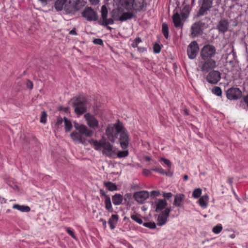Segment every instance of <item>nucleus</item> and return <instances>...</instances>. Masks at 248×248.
Masks as SVG:
<instances>
[{
	"mask_svg": "<svg viewBox=\"0 0 248 248\" xmlns=\"http://www.w3.org/2000/svg\"><path fill=\"white\" fill-rule=\"evenodd\" d=\"M89 142L97 151H100L103 149L102 153L106 156L113 157L116 155L117 148L113 147L104 138L101 139L99 141L92 139L89 141Z\"/></svg>",
	"mask_w": 248,
	"mask_h": 248,
	"instance_id": "obj_1",
	"label": "nucleus"
},
{
	"mask_svg": "<svg viewBox=\"0 0 248 248\" xmlns=\"http://www.w3.org/2000/svg\"><path fill=\"white\" fill-rule=\"evenodd\" d=\"M78 131H73L70 134L72 140L77 143L82 144L86 143V137H91L93 134V131L83 124L75 126Z\"/></svg>",
	"mask_w": 248,
	"mask_h": 248,
	"instance_id": "obj_2",
	"label": "nucleus"
},
{
	"mask_svg": "<svg viewBox=\"0 0 248 248\" xmlns=\"http://www.w3.org/2000/svg\"><path fill=\"white\" fill-rule=\"evenodd\" d=\"M73 107L75 112L78 115H81L87 111V100L83 96H79L73 100Z\"/></svg>",
	"mask_w": 248,
	"mask_h": 248,
	"instance_id": "obj_3",
	"label": "nucleus"
},
{
	"mask_svg": "<svg viewBox=\"0 0 248 248\" xmlns=\"http://www.w3.org/2000/svg\"><path fill=\"white\" fill-rule=\"evenodd\" d=\"M123 129V126L119 124L109 125L106 130L108 139L111 142H114Z\"/></svg>",
	"mask_w": 248,
	"mask_h": 248,
	"instance_id": "obj_4",
	"label": "nucleus"
},
{
	"mask_svg": "<svg viewBox=\"0 0 248 248\" xmlns=\"http://www.w3.org/2000/svg\"><path fill=\"white\" fill-rule=\"evenodd\" d=\"M217 67L216 61L212 59L202 60L199 62L198 67L203 73H207L209 71Z\"/></svg>",
	"mask_w": 248,
	"mask_h": 248,
	"instance_id": "obj_5",
	"label": "nucleus"
},
{
	"mask_svg": "<svg viewBox=\"0 0 248 248\" xmlns=\"http://www.w3.org/2000/svg\"><path fill=\"white\" fill-rule=\"evenodd\" d=\"M217 53V49L212 45H206L201 49L200 56L202 60L212 59Z\"/></svg>",
	"mask_w": 248,
	"mask_h": 248,
	"instance_id": "obj_6",
	"label": "nucleus"
},
{
	"mask_svg": "<svg viewBox=\"0 0 248 248\" xmlns=\"http://www.w3.org/2000/svg\"><path fill=\"white\" fill-rule=\"evenodd\" d=\"M207 27V24L202 20L194 23L190 28V36L191 37L194 38L202 34L203 29Z\"/></svg>",
	"mask_w": 248,
	"mask_h": 248,
	"instance_id": "obj_7",
	"label": "nucleus"
},
{
	"mask_svg": "<svg viewBox=\"0 0 248 248\" xmlns=\"http://www.w3.org/2000/svg\"><path fill=\"white\" fill-rule=\"evenodd\" d=\"M199 51V46L198 43L195 41H192L187 46V54L188 58L191 60L195 59Z\"/></svg>",
	"mask_w": 248,
	"mask_h": 248,
	"instance_id": "obj_8",
	"label": "nucleus"
},
{
	"mask_svg": "<svg viewBox=\"0 0 248 248\" xmlns=\"http://www.w3.org/2000/svg\"><path fill=\"white\" fill-rule=\"evenodd\" d=\"M82 16L88 21H96L98 16L96 12L90 7H87L81 13Z\"/></svg>",
	"mask_w": 248,
	"mask_h": 248,
	"instance_id": "obj_9",
	"label": "nucleus"
},
{
	"mask_svg": "<svg viewBox=\"0 0 248 248\" xmlns=\"http://www.w3.org/2000/svg\"><path fill=\"white\" fill-rule=\"evenodd\" d=\"M102 21L99 22L100 25L107 26L108 25L114 24V19L112 17L108 19V11L105 5H103L101 9Z\"/></svg>",
	"mask_w": 248,
	"mask_h": 248,
	"instance_id": "obj_10",
	"label": "nucleus"
},
{
	"mask_svg": "<svg viewBox=\"0 0 248 248\" xmlns=\"http://www.w3.org/2000/svg\"><path fill=\"white\" fill-rule=\"evenodd\" d=\"M171 211L170 208H167L160 213L157 218V224L158 226H161L166 223Z\"/></svg>",
	"mask_w": 248,
	"mask_h": 248,
	"instance_id": "obj_11",
	"label": "nucleus"
},
{
	"mask_svg": "<svg viewBox=\"0 0 248 248\" xmlns=\"http://www.w3.org/2000/svg\"><path fill=\"white\" fill-rule=\"evenodd\" d=\"M242 92L238 88H231L226 92V96L228 99L237 100L241 97Z\"/></svg>",
	"mask_w": 248,
	"mask_h": 248,
	"instance_id": "obj_12",
	"label": "nucleus"
},
{
	"mask_svg": "<svg viewBox=\"0 0 248 248\" xmlns=\"http://www.w3.org/2000/svg\"><path fill=\"white\" fill-rule=\"evenodd\" d=\"M206 78L209 83L217 84L221 79L220 73L218 71L213 70L208 73Z\"/></svg>",
	"mask_w": 248,
	"mask_h": 248,
	"instance_id": "obj_13",
	"label": "nucleus"
},
{
	"mask_svg": "<svg viewBox=\"0 0 248 248\" xmlns=\"http://www.w3.org/2000/svg\"><path fill=\"white\" fill-rule=\"evenodd\" d=\"M88 125L92 128L96 129L99 127V122L96 118L90 113H88L84 115Z\"/></svg>",
	"mask_w": 248,
	"mask_h": 248,
	"instance_id": "obj_14",
	"label": "nucleus"
},
{
	"mask_svg": "<svg viewBox=\"0 0 248 248\" xmlns=\"http://www.w3.org/2000/svg\"><path fill=\"white\" fill-rule=\"evenodd\" d=\"M212 0H202L201 8L198 13V16H203L212 7Z\"/></svg>",
	"mask_w": 248,
	"mask_h": 248,
	"instance_id": "obj_15",
	"label": "nucleus"
},
{
	"mask_svg": "<svg viewBox=\"0 0 248 248\" xmlns=\"http://www.w3.org/2000/svg\"><path fill=\"white\" fill-rule=\"evenodd\" d=\"M149 194L147 191H140L135 192L133 197L139 203H143L149 198Z\"/></svg>",
	"mask_w": 248,
	"mask_h": 248,
	"instance_id": "obj_16",
	"label": "nucleus"
},
{
	"mask_svg": "<svg viewBox=\"0 0 248 248\" xmlns=\"http://www.w3.org/2000/svg\"><path fill=\"white\" fill-rule=\"evenodd\" d=\"M99 191L101 196L104 197L105 199L104 201V203L106 209L109 212L112 213L114 212L110 197L106 193V192L103 189H100L99 190Z\"/></svg>",
	"mask_w": 248,
	"mask_h": 248,
	"instance_id": "obj_17",
	"label": "nucleus"
},
{
	"mask_svg": "<svg viewBox=\"0 0 248 248\" xmlns=\"http://www.w3.org/2000/svg\"><path fill=\"white\" fill-rule=\"evenodd\" d=\"M120 143L121 144V147L125 149L127 148L129 144V138L128 134L123 130V129L122 130V131L120 132Z\"/></svg>",
	"mask_w": 248,
	"mask_h": 248,
	"instance_id": "obj_18",
	"label": "nucleus"
},
{
	"mask_svg": "<svg viewBox=\"0 0 248 248\" xmlns=\"http://www.w3.org/2000/svg\"><path fill=\"white\" fill-rule=\"evenodd\" d=\"M168 203L165 199H157V201L155 202V212H159L160 211H163L167 208Z\"/></svg>",
	"mask_w": 248,
	"mask_h": 248,
	"instance_id": "obj_19",
	"label": "nucleus"
},
{
	"mask_svg": "<svg viewBox=\"0 0 248 248\" xmlns=\"http://www.w3.org/2000/svg\"><path fill=\"white\" fill-rule=\"evenodd\" d=\"M184 199L185 195L183 194L179 193L176 195L173 203V205L178 207H183Z\"/></svg>",
	"mask_w": 248,
	"mask_h": 248,
	"instance_id": "obj_20",
	"label": "nucleus"
},
{
	"mask_svg": "<svg viewBox=\"0 0 248 248\" xmlns=\"http://www.w3.org/2000/svg\"><path fill=\"white\" fill-rule=\"evenodd\" d=\"M229 22L226 20H221L217 26V29L218 31L221 33H225L228 29Z\"/></svg>",
	"mask_w": 248,
	"mask_h": 248,
	"instance_id": "obj_21",
	"label": "nucleus"
},
{
	"mask_svg": "<svg viewBox=\"0 0 248 248\" xmlns=\"http://www.w3.org/2000/svg\"><path fill=\"white\" fill-rule=\"evenodd\" d=\"M146 6L144 0H134L133 10L136 12L142 10Z\"/></svg>",
	"mask_w": 248,
	"mask_h": 248,
	"instance_id": "obj_22",
	"label": "nucleus"
},
{
	"mask_svg": "<svg viewBox=\"0 0 248 248\" xmlns=\"http://www.w3.org/2000/svg\"><path fill=\"white\" fill-rule=\"evenodd\" d=\"M236 53L234 51L233 47H232L231 51L226 54V62L230 64L233 63L236 61Z\"/></svg>",
	"mask_w": 248,
	"mask_h": 248,
	"instance_id": "obj_23",
	"label": "nucleus"
},
{
	"mask_svg": "<svg viewBox=\"0 0 248 248\" xmlns=\"http://www.w3.org/2000/svg\"><path fill=\"white\" fill-rule=\"evenodd\" d=\"M112 201L115 205H121L123 201V196L121 194L116 193L112 196Z\"/></svg>",
	"mask_w": 248,
	"mask_h": 248,
	"instance_id": "obj_24",
	"label": "nucleus"
},
{
	"mask_svg": "<svg viewBox=\"0 0 248 248\" xmlns=\"http://www.w3.org/2000/svg\"><path fill=\"white\" fill-rule=\"evenodd\" d=\"M172 18L174 26L176 28H180L182 26L183 24L181 21V16L178 13L174 14Z\"/></svg>",
	"mask_w": 248,
	"mask_h": 248,
	"instance_id": "obj_25",
	"label": "nucleus"
},
{
	"mask_svg": "<svg viewBox=\"0 0 248 248\" xmlns=\"http://www.w3.org/2000/svg\"><path fill=\"white\" fill-rule=\"evenodd\" d=\"M209 201V196L205 194L201 197L198 201L199 204L203 208H205L207 206L208 202Z\"/></svg>",
	"mask_w": 248,
	"mask_h": 248,
	"instance_id": "obj_26",
	"label": "nucleus"
},
{
	"mask_svg": "<svg viewBox=\"0 0 248 248\" xmlns=\"http://www.w3.org/2000/svg\"><path fill=\"white\" fill-rule=\"evenodd\" d=\"M119 218L118 215L116 214L112 215L109 218L108 223L109 224L110 228L111 230H113L115 228L118 220Z\"/></svg>",
	"mask_w": 248,
	"mask_h": 248,
	"instance_id": "obj_27",
	"label": "nucleus"
},
{
	"mask_svg": "<svg viewBox=\"0 0 248 248\" xmlns=\"http://www.w3.org/2000/svg\"><path fill=\"white\" fill-rule=\"evenodd\" d=\"M67 0H56L54 7L57 11H61L64 8Z\"/></svg>",
	"mask_w": 248,
	"mask_h": 248,
	"instance_id": "obj_28",
	"label": "nucleus"
},
{
	"mask_svg": "<svg viewBox=\"0 0 248 248\" xmlns=\"http://www.w3.org/2000/svg\"><path fill=\"white\" fill-rule=\"evenodd\" d=\"M122 14V11L120 8H117L113 9L111 13V17L115 20L120 21V19L121 18V16Z\"/></svg>",
	"mask_w": 248,
	"mask_h": 248,
	"instance_id": "obj_29",
	"label": "nucleus"
},
{
	"mask_svg": "<svg viewBox=\"0 0 248 248\" xmlns=\"http://www.w3.org/2000/svg\"><path fill=\"white\" fill-rule=\"evenodd\" d=\"M104 185L110 191H116L117 190V186L111 182H104Z\"/></svg>",
	"mask_w": 248,
	"mask_h": 248,
	"instance_id": "obj_30",
	"label": "nucleus"
},
{
	"mask_svg": "<svg viewBox=\"0 0 248 248\" xmlns=\"http://www.w3.org/2000/svg\"><path fill=\"white\" fill-rule=\"evenodd\" d=\"M13 208L19 210L22 212H29L31 209L29 206L25 205H20L19 204H14Z\"/></svg>",
	"mask_w": 248,
	"mask_h": 248,
	"instance_id": "obj_31",
	"label": "nucleus"
},
{
	"mask_svg": "<svg viewBox=\"0 0 248 248\" xmlns=\"http://www.w3.org/2000/svg\"><path fill=\"white\" fill-rule=\"evenodd\" d=\"M133 16V14L131 12L122 13L120 19V21L123 22L128 19H130L132 18Z\"/></svg>",
	"mask_w": 248,
	"mask_h": 248,
	"instance_id": "obj_32",
	"label": "nucleus"
},
{
	"mask_svg": "<svg viewBox=\"0 0 248 248\" xmlns=\"http://www.w3.org/2000/svg\"><path fill=\"white\" fill-rule=\"evenodd\" d=\"M162 32L166 39H168L169 36V30L168 25L166 23L162 24Z\"/></svg>",
	"mask_w": 248,
	"mask_h": 248,
	"instance_id": "obj_33",
	"label": "nucleus"
},
{
	"mask_svg": "<svg viewBox=\"0 0 248 248\" xmlns=\"http://www.w3.org/2000/svg\"><path fill=\"white\" fill-rule=\"evenodd\" d=\"M134 0H124V6L127 10L133 9Z\"/></svg>",
	"mask_w": 248,
	"mask_h": 248,
	"instance_id": "obj_34",
	"label": "nucleus"
},
{
	"mask_svg": "<svg viewBox=\"0 0 248 248\" xmlns=\"http://www.w3.org/2000/svg\"><path fill=\"white\" fill-rule=\"evenodd\" d=\"M130 217L133 220L139 224H141L143 223L142 220L141 218V216L139 214H133L131 215Z\"/></svg>",
	"mask_w": 248,
	"mask_h": 248,
	"instance_id": "obj_35",
	"label": "nucleus"
},
{
	"mask_svg": "<svg viewBox=\"0 0 248 248\" xmlns=\"http://www.w3.org/2000/svg\"><path fill=\"white\" fill-rule=\"evenodd\" d=\"M64 9L66 13H74V10L73 8V3H72L71 0H69L68 3L65 4Z\"/></svg>",
	"mask_w": 248,
	"mask_h": 248,
	"instance_id": "obj_36",
	"label": "nucleus"
},
{
	"mask_svg": "<svg viewBox=\"0 0 248 248\" xmlns=\"http://www.w3.org/2000/svg\"><path fill=\"white\" fill-rule=\"evenodd\" d=\"M64 123L66 132L70 131L72 127L71 122L66 118H64Z\"/></svg>",
	"mask_w": 248,
	"mask_h": 248,
	"instance_id": "obj_37",
	"label": "nucleus"
},
{
	"mask_svg": "<svg viewBox=\"0 0 248 248\" xmlns=\"http://www.w3.org/2000/svg\"><path fill=\"white\" fill-rule=\"evenodd\" d=\"M202 190L200 188H197L195 189L192 193V197L194 199H198L200 198L202 194Z\"/></svg>",
	"mask_w": 248,
	"mask_h": 248,
	"instance_id": "obj_38",
	"label": "nucleus"
},
{
	"mask_svg": "<svg viewBox=\"0 0 248 248\" xmlns=\"http://www.w3.org/2000/svg\"><path fill=\"white\" fill-rule=\"evenodd\" d=\"M129 152L128 150L119 151L116 154L117 156L119 158L125 157L128 155Z\"/></svg>",
	"mask_w": 248,
	"mask_h": 248,
	"instance_id": "obj_39",
	"label": "nucleus"
},
{
	"mask_svg": "<svg viewBox=\"0 0 248 248\" xmlns=\"http://www.w3.org/2000/svg\"><path fill=\"white\" fill-rule=\"evenodd\" d=\"M212 93L213 94L219 96L222 94V90L220 87L216 86L213 89Z\"/></svg>",
	"mask_w": 248,
	"mask_h": 248,
	"instance_id": "obj_40",
	"label": "nucleus"
},
{
	"mask_svg": "<svg viewBox=\"0 0 248 248\" xmlns=\"http://www.w3.org/2000/svg\"><path fill=\"white\" fill-rule=\"evenodd\" d=\"M222 228V226L221 224H218L213 228L212 231L216 234H218L221 232Z\"/></svg>",
	"mask_w": 248,
	"mask_h": 248,
	"instance_id": "obj_41",
	"label": "nucleus"
},
{
	"mask_svg": "<svg viewBox=\"0 0 248 248\" xmlns=\"http://www.w3.org/2000/svg\"><path fill=\"white\" fill-rule=\"evenodd\" d=\"M143 225L144 227L149 228L150 229H155L156 228V224L155 222H145L143 224Z\"/></svg>",
	"mask_w": 248,
	"mask_h": 248,
	"instance_id": "obj_42",
	"label": "nucleus"
},
{
	"mask_svg": "<svg viewBox=\"0 0 248 248\" xmlns=\"http://www.w3.org/2000/svg\"><path fill=\"white\" fill-rule=\"evenodd\" d=\"M47 114L46 111H43L41 113V116L40 118V122L45 124L46 122Z\"/></svg>",
	"mask_w": 248,
	"mask_h": 248,
	"instance_id": "obj_43",
	"label": "nucleus"
},
{
	"mask_svg": "<svg viewBox=\"0 0 248 248\" xmlns=\"http://www.w3.org/2000/svg\"><path fill=\"white\" fill-rule=\"evenodd\" d=\"M151 170L160 174L168 175V173L160 166L158 168H153Z\"/></svg>",
	"mask_w": 248,
	"mask_h": 248,
	"instance_id": "obj_44",
	"label": "nucleus"
},
{
	"mask_svg": "<svg viewBox=\"0 0 248 248\" xmlns=\"http://www.w3.org/2000/svg\"><path fill=\"white\" fill-rule=\"evenodd\" d=\"M141 42V39L140 37H137L136 39L134 40L133 42L131 44V46L135 48V47H138V45L139 43H140Z\"/></svg>",
	"mask_w": 248,
	"mask_h": 248,
	"instance_id": "obj_45",
	"label": "nucleus"
},
{
	"mask_svg": "<svg viewBox=\"0 0 248 248\" xmlns=\"http://www.w3.org/2000/svg\"><path fill=\"white\" fill-rule=\"evenodd\" d=\"M62 118L61 117H58L57 121L55 124V126L56 127V128L59 129L60 127L62 126Z\"/></svg>",
	"mask_w": 248,
	"mask_h": 248,
	"instance_id": "obj_46",
	"label": "nucleus"
},
{
	"mask_svg": "<svg viewBox=\"0 0 248 248\" xmlns=\"http://www.w3.org/2000/svg\"><path fill=\"white\" fill-rule=\"evenodd\" d=\"M131 198L132 194L130 193H127L123 197V199H124L125 202H128Z\"/></svg>",
	"mask_w": 248,
	"mask_h": 248,
	"instance_id": "obj_47",
	"label": "nucleus"
},
{
	"mask_svg": "<svg viewBox=\"0 0 248 248\" xmlns=\"http://www.w3.org/2000/svg\"><path fill=\"white\" fill-rule=\"evenodd\" d=\"M161 160L169 168L171 167V163L169 159L162 157L161 158Z\"/></svg>",
	"mask_w": 248,
	"mask_h": 248,
	"instance_id": "obj_48",
	"label": "nucleus"
},
{
	"mask_svg": "<svg viewBox=\"0 0 248 248\" xmlns=\"http://www.w3.org/2000/svg\"><path fill=\"white\" fill-rule=\"evenodd\" d=\"M161 51V47L160 46L156 44L154 46V51L155 53H159Z\"/></svg>",
	"mask_w": 248,
	"mask_h": 248,
	"instance_id": "obj_49",
	"label": "nucleus"
},
{
	"mask_svg": "<svg viewBox=\"0 0 248 248\" xmlns=\"http://www.w3.org/2000/svg\"><path fill=\"white\" fill-rule=\"evenodd\" d=\"M93 42L94 44H96V45H103V40L101 39H100V38H96V39H94L93 41Z\"/></svg>",
	"mask_w": 248,
	"mask_h": 248,
	"instance_id": "obj_50",
	"label": "nucleus"
},
{
	"mask_svg": "<svg viewBox=\"0 0 248 248\" xmlns=\"http://www.w3.org/2000/svg\"><path fill=\"white\" fill-rule=\"evenodd\" d=\"M73 8L74 10V12L79 11L81 7L79 6L78 2L73 3Z\"/></svg>",
	"mask_w": 248,
	"mask_h": 248,
	"instance_id": "obj_51",
	"label": "nucleus"
},
{
	"mask_svg": "<svg viewBox=\"0 0 248 248\" xmlns=\"http://www.w3.org/2000/svg\"><path fill=\"white\" fill-rule=\"evenodd\" d=\"M163 196L164 198V199H170L171 197L172 196V194L171 192H163Z\"/></svg>",
	"mask_w": 248,
	"mask_h": 248,
	"instance_id": "obj_52",
	"label": "nucleus"
},
{
	"mask_svg": "<svg viewBox=\"0 0 248 248\" xmlns=\"http://www.w3.org/2000/svg\"><path fill=\"white\" fill-rule=\"evenodd\" d=\"M66 231L74 239H76V236L74 234V232L73 231L69 228H67L66 229Z\"/></svg>",
	"mask_w": 248,
	"mask_h": 248,
	"instance_id": "obj_53",
	"label": "nucleus"
},
{
	"mask_svg": "<svg viewBox=\"0 0 248 248\" xmlns=\"http://www.w3.org/2000/svg\"><path fill=\"white\" fill-rule=\"evenodd\" d=\"M151 197H155L156 196H158L160 195V192L159 191H155L153 190L151 192Z\"/></svg>",
	"mask_w": 248,
	"mask_h": 248,
	"instance_id": "obj_54",
	"label": "nucleus"
},
{
	"mask_svg": "<svg viewBox=\"0 0 248 248\" xmlns=\"http://www.w3.org/2000/svg\"><path fill=\"white\" fill-rule=\"evenodd\" d=\"M26 85L27 88L31 90L33 88V83L30 80H27Z\"/></svg>",
	"mask_w": 248,
	"mask_h": 248,
	"instance_id": "obj_55",
	"label": "nucleus"
},
{
	"mask_svg": "<svg viewBox=\"0 0 248 248\" xmlns=\"http://www.w3.org/2000/svg\"><path fill=\"white\" fill-rule=\"evenodd\" d=\"M151 170H149L145 169H143V173L144 174V175H145L146 176H148L151 173Z\"/></svg>",
	"mask_w": 248,
	"mask_h": 248,
	"instance_id": "obj_56",
	"label": "nucleus"
},
{
	"mask_svg": "<svg viewBox=\"0 0 248 248\" xmlns=\"http://www.w3.org/2000/svg\"><path fill=\"white\" fill-rule=\"evenodd\" d=\"M89 1L91 3V4L93 5H96L100 2L99 0H89Z\"/></svg>",
	"mask_w": 248,
	"mask_h": 248,
	"instance_id": "obj_57",
	"label": "nucleus"
},
{
	"mask_svg": "<svg viewBox=\"0 0 248 248\" xmlns=\"http://www.w3.org/2000/svg\"><path fill=\"white\" fill-rule=\"evenodd\" d=\"M233 178L232 177H228L227 179V182L229 184V185L232 187V183H233Z\"/></svg>",
	"mask_w": 248,
	"mask_h": 248,
	"instance_id": "obj_58",
	"label": "nucleus"
},
{
	"mask_svg": "<svg viewBox=\"0 0 248 248\" xmlns=\"http://www.w3.org/2000/svg\"><path fill=\"white\" fill-rule=\"evenodd\" d=\"M69 34L73 35H77V33L76 31V29L74 28L69 32Z\"/></svg>",
	"mask_w": 248,
	"mask_h": 248,
	"instance_id": "obj_59",
	"label": "nucleus"
},
{
	"mask_svg": "<svg viewBox=\"0 0 248 248\" xmlns=\"http://www.w3.org/2000/svg\"><path fill=\"white\" fill-rule=\"evenodd\" d=\"M138 50L140 52L142 53L145 51L146 50V49L143 47H138Z\"/></svg>",
	"mask_w": 248,
	"mask_h": 248,
	"instance_id": "obj_60",
	"label": "nucleus"
},
{
	"mask_svg": "<svg viewBox=\"0 0 248 248\" xmlns=\"http://www.w3.org/2000/svg\"><path fill=\"white\" fill-rule=\"evenodd\" d=\"M100 221L102 222L103 225L105 228H106L107 226V221L102 218H101Z\"/></svg>",
	"mask_w": 248,
	"mask_h": 248,
	"instance_id": "obj_61",
	"label": "nucleus"
},
{
	"mask_svg": "<svg viewBox=\"0 0 248 248\" xmlns=\"http://www.w3.org/2000/svg\"><path fill=\"white\" fill-rule=\"evenodd\" d=\"M0 202L2 203H5L6 202V200L4 198H2V199H0Z\"/></svg>",
	"mask_w": 248,
	"mask_h": 248,
	"instance_id": "obj_62",
	"label": "nucleus"
},
{
	"mask_svg": "<svg viewBox=\"0 0 248 248\" xmlns=\"http://www.w3.org/2000/svg\"><path fill=\"white\" fill-rule=\"evenodd\" d=\"M184 112L186 115H189V110L187 109H186V108L185 109Z\"/></svg>",
	"mask_w": 248,
	"mask_h": 248,
	"instance_id": "obj_63",
	"label": "nucleus"
},
{
	"mask_svg": "<svg viewBox=\"0 0 248 248\" xmlns=\"http://www.w3.org/2000/svg\"><path fill=\"white\" fill-rule=\"evenodd\" d=\"M181 16L183 18H186L187 17V15L184 14L183 12L181 13Z\"/></svg>",
	"mask_w": 248,
	"mask_h": 248,
	"instance_id": "obj_64",
	"label": "nucleus"
}]
</instances>
